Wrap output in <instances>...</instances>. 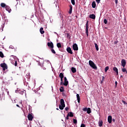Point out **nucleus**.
Segmentation results:
<instances>
[{"label": "nucleus", "instance_id": "6e6d98bb", "mask_svg": "<svg viewBox=\"0 0 127 127\" xmlns=\"http://www.w3.org/2000/svg\"><path fill=\"white\" fill-rule=\"evenodd\" d=\"M0 96H1V95L0 94Z\"/></svg>", "mask_w": 127, "mask_h": 127}, {"label": "nucleus", "instance_id": "423d86ee", "mask_svg": "<svg viewBox=\"0 0 127 127\" xmlns=\"http://www.w3.org/2000/svg\"><path fill=\"white\" fill-rule=\"evenodd\" d=\"M72 48L74 51H77L78 50V45L77 44L75 43L72 45Z\"/></svg>", "mask_w": 127, "mask_h": 127}, {"label": "nucleus", "instance_id": "de8ad7c7", "mask_svg": "<svg viewBox=\"0 0 127 127\" xmlns=\"http://www.w3.org/2000/svg\"><path fill=\"white\" fill-rule=\"evenodd\" d=\"M115 84H116V87H117V85H118V82L117 81L115 82Z\"/></svg>", "mask_w": 127, "mask_h": 127}, {"label": "nucleus", "instance_id": "49530a36", "mask_svg": "<svg viewBox=\"0 0 127 127\" xmlns=\"http://www.w3.org/2000/svg\"><path fill=\"white\" fill-rule=\"evenodd\" d=\"M116 4H118V0H115Z\"/></svg>", "mask_w": 127, "mask_h": 127}, {"label": "nucleus", "instance_id": "09e8293b", "mask_svg": "<svg viewBox=\"0 0 127 127\" xmlns=\"http://www.w3.org/2000/svg\"><path fill=\"white\" fill-rule=\"evenodd\" d=\"M16 107H18V108H20V107L19 106V105H18V104L16 105Z\"/></svg>", "mask_w": 127, "mask_h": 127}, {"label": "nucleus", "instance_id": "f704fd0d", "mask_svg": "<svg viewBox=\"0 0 127 127\" xmlns=\"http://www.w3.org/2000/svg\"><path fill=\"white\" fill-rule=\"evenodd\" d=\"M63 84V78H61V85Z\"/></svg>", "mask_w": 127, "mask_h": 127}, {"label": "nucleus", "instance_id": "bb28decb", "mask_svg": "<svg viewBox=\"0 0 127 127\" xmlns=\"http://www.w3.org/2000/svg\"><path fill=\"white\" fill-rule=\"evenodd\" d=\"M69 116L71 118H73V117H74V115H73V113H72V112H69Z\"/></svg>", "mask_w": 127, "mask_h": 127}, {"label": "nucleus", "instance_id": "603ef678", "mask_svg": "<svg viewBox=\"0 0 127 127\" xmlns=\"http://www.w3.org/2000/svg\"><path fill=\"white\" fill-rule=\"evenodd\" d=\"M113 122H116V120L115 119H113Z\"/></svg>", "mask_w": 127, "mask_h": 127}, {"label": "nucleus", "instance_id": "6e6552de", "mask_svg": "<svg viewBox=\"0 0 127 127\" xmlns=\"http://www.w3.org/2000/svg\"><path fill=\"white\" fill-rule=\"evenodd\" d=\"M66 51L68 52V53H69V54H73V52L72 51V49L70 47H67L66 48Z\"/></svg>", "mask_w": 127, "mask_h": 127}, {"label": "nucleus", "instance_id": "7c9ffc66", "mask_svg": "<svg viewBox=\"0 0 127 127\" xmlns=\"http://www.w3.org/2000/svg\"><path fill=\"white\" fill-rule=\"evenodd\" d=\"M71 2L73 5H75V0H71Z\"/></svg>", "mask_w": 127, "mask_h": 127}, {"label": "nucleus", "instance_id": "c03bdc74", "mask_svg": "<svg viewBox=\"0 0 127 127\" xmlns=\"http://www.w3.org/2000/svg\"><path fill=\"white\" fill-rule=\"evenodd\" d=\"M80 127H85V124H81Z\"/></svg>", "mask_w": 127, "mask_h": 127}, {"label": "nucleus", "instance_id": "864d4df0", "mask_svg": "<svg viewBox=\"0 0 127 127\" xmlns=\"http://www.w3.org/2000/svg\"><path fill=\"white\" fill-rule=\"evenodd\" d=\"M56 110H57V111H59V108H56Z\"/></svg>", "mask_w": 127, "mask_h": 127}, {"label": "nucleus", "instance_id": "1a4fd4ad", "mask_svg": "<svg viewBox=\"0 0 127 127\" xmlns=\"http://www.w3.org/2000/svg\"><path fill=\"white\" fill-rule=\"evenodd\" d=\"M27 118L29 121H32L33 120V116L30 114L28 115Z\"/></svg>", "mask_w": 127, "mask_h": 127}, {"label": "nucleus", "instance_id": "f3484780", "mask_svg": "<svg viewBox=\"0 0 127 127\" xmlns=\"http://www.w3.org/2000/svg\"><path fill=\"white\" fill-rule=\"evenodd\" d=\"M71 70L72 73H76V72L77 71V70H76V68L74 67H71Z\"/></svg>", "mask_w": 127, "mask_h": 127}, {"label": "nucleus", "instance_id": "8fccbe9b", "mask_svg": "<svg viewBox=\"0 0 127 127\" xmlns=\"http://www.w3.org/2000/svg\"><path fill=\"white\" fill-rule=\"evenodd\" d=\"M23 92H20V93L21 94V95H23Z\"/></svg>", "mask_w": 127, "mask_h": 127}, {"label": "nucleus", "instance_id": "2eb2a0df", "mask_svg": "<svg viewBox=\"0 0 127 127\" xmlns=\"http://www.w3.org/2000/svg\"><path fill=\"white\" fill-rule=\"evenodd\" d=\"M69 7H70V9H69V12H68V13L69 14H71L72 13V9L73 8V7L72 6V5H70L69 6Z\"/></svg>", "mask_w": 127, "mask_h": 127}, {"label": "nucleus", "instance_id": "9b49d317", "mask_svg": "<svg viewBox=\"0 0 127 127\" xmlns=\"http://www.w3.org/2000/svg\"><path fill=\"white\" fill-rule=\"evenodd\" d=\"M113 70L116 72L117 75H119V70L116 67H113Z\"/></svg>", "mask_w": 127, "mask_h": 127}, {"label": "nucleus", "instance_id": "4468645a", "mask_svg": "<svg viewBox=\"0 0 127 127\" xmlns=\"http://www.w3.org/2000/svg\"><path fill=\"white\" fill-rule=\"evenodd\" d=\"M5 8L7 11H8L9 12H10V11H11V9L8 6H6Z\"/></svg>", "mask_w": 127, "mask_h": 127}, {"label": "nucleus", "instance_id": "a211bd4d", "mask_svg": "<svg viewBox=\"0 0 127 127\" xmlns=\"http://www.w3.org/2000/svg\"><path fill=\"white\" fill-rule=\"evenodd\" d=\"M92 7H93V8H95L96 7V2H95V1L92 2Z\"/></svg>", "mask_w": 127, "mask_h": 127}, {"label": "nucleus", "instance_id": "0eeeda50", "mask_svg": "<svg viewBox=\"0 0 127 127\" xmlns=\"http://www.w3.org/2000/svg\"><path fill=\"white\" fill-rule=\"evenodd\" d=\"M122 66L125 68L126 67V65L127 64V62H126V60L123 59L121 62Z\"/></svg>", "mask_w": 127, "mask_h": 127}, {"label": "nucleus", "instance_id": "473e14b6", "mask_svg": "<svg viewBox=\"0 0 127 127\" xmlns=\"http://www.w3.org/2000/svg\"><path fill=\"white\" fill-rule=\"evenodd\" d=\"M87 110H88V108L87 107H85L82 109V111H83L84 112H87Z\"/></svg>", "mask_w": 127, "mask_h": 127}, {"label": "nucleus", "instance_id": "cd10ccee", "mask_svg": "<svg viewBox=\"0 0 127 127\" xmlns=\"http://www.w3.org/2000/svg\"><path fill=\"white\" fill-rule=\"evenodd\" d=\"M0 6H1V7H5V6H6L5 3H1Z\"/></svg>", "mask_w": 127, "mask_h": 127}, {"label": "nucleus", "instance_id": "c756f323", "mask_svg": "<svg viewBox=\"0 0 127 127\" xmlns=\"http://www.w3.org/2000/svg\"><path fill=\"white\" fill-rule=\"evenodd\" d=\"M51 52H52L53 53V54H56V52H55V50H54V49H51Z\"/></svg>", "mask_w": 127, "mask_h": 127}, {"label": "nucleus", "instance_id": "393cba45", "mask_svg": "<svg viewBox=\"0 0 127 127\" xmlns=\"http://www.w3.org/2000/svg\"><path fill=\"white\" fill-rule=\"evenodd\" d=\"M59 77L61 78H64V74H63V73H60L59 74Z\"/></svg>", "mask_w": 127, "mask_h": 127}, {"label": "nucleus", "instance_id": "2f4dec72", "mask_svg": "<svg viewBox=\"0 0 127 127\" xmlns=\"http://www.w3.org/2000/svg\"><path fill=\"white\" fill-rule=\"evenodd\" d=\"M104 23H105V24H107V23H108V20L106 19H104Z\"/></svg>", "mask_w": 127, "mask_h": 127}, {"label": "nucleus", "instance_id": "7ed1b4c3", "mask_svg": "<svg viewBox=\"0 0 127 127\" xmlns=\"http://www.w3.org/2000/svg\"><path fill=\"white\" fill-rule=\"evenodd\" d=\"M0 67L3 68V71H5V69H7V65H6L5 63L1 64Z\"/></svg>", "mask_w": 127, "mask_h": 127}, {"label": "nucleus", "instance_id": "a878e982", "mask_svg": "<svg viewBox=\"0 0 127 127\" xmlns=\"http://www.w3.org/2000/svg\"><path fill=\"white\" fill-rule=\"evenodd\" d=\"M60 92H64V87L63 86H61L60 88Z\"/></svg>", "mask_w": 127, "mask_h": 127}, {"label": "nucleus", "instance_id": "aec40b11", "mask_svg": "<svg viewBox=\"0 0 127 127\" xmlns=\"http://www.w3.org/2000/svg\"><path fill=\"white\" fill-rule=\"evenodd\" d=\"M57 46L58 48H61L62 47V45H61V43H58L57 44Z\"/></svg>", "mask_w": 127, "mask_h": 127}, {"label": "nucleus", "instance_id": "b1692460", "mask_svg": "<svg viewBox=\"0 0 127 127\" xmlns=\"http://www.w3.org/2000/svg\"><path fill=\"white\" fill-rule=\"evenodd\" d=\"M99 127H103V121H100L99 122Z\"/></svg>", "mask_w": 127, "mask_h": 127}, {"label": "nucleus", "instance_id": "3c124183", "mask_svg": "<svg viewBox=\"0 0 127 127\" xmlns=\"http://www.w3.org/2000/svg\"><path fill=\"white\" fill-rule=\"evenodd\" d=\"M62 95H63V96H65V93H62Z\"/></svg>", "mask_w": 127, "mask_h": 127}, {"label": "nucleus", "instance_id": "9d476101", "mask_svg": "<svg viewBox=\"0 0 127 127\" xmlns=\"http://www.w3.org/2000/svg\"><path fill=\"white\" fill-rule=\"evenodd\" d=\"M112 116L110 115L109 116H108V122L109 124H112Z\"/></svg>", "mask_w": 127, "mask_h": 127}, {"label": "nucleus", "instance_id": "4be33fe9", "mask_svg": "<svg viewBox=\"0 0 127 127\" xmlns=\"http://www.w3.org/2000/svg\"><path fill=\"white\" fill-rule=\"evenodd\" d=\"M87 113L88 114H91V113H92V110H91V108H87Z\"/></svg>", "mask_w": 127, "mask_h": 127}, {"label": "nucleus", "instance_id": "79ce46f5", "mask_svg": "<svg viewBox=\"0 0 127 127\" xmlns=\"http://www.w3.org/2000/svg\"><path fill=\"white\" fill-rule=\"evenodd\" d=\"M64 110H65V111H66V112H67V111H68V110H69V108H68V107H65V109H64Z\"/></svg>", "mask_w": 127, "mask_h": 127}, {"label": "nucleus", "instance_id": "e433bc0d", "mask_svg": "<svg viewBox=\"0 0 127 127\" xmlns=\"http://www.w3.org/2000/svg\"><path fill=\"white\" fill-rule=\"evenodd\" d=\"M69 113H68L65 118V120H69Z\"/></svg>", "mask_w": 127, "mask_h": 127}, {"label": "nucleus", "instance_id": "6ab92c4d", "mask_svg": "<svg viewBox=\"0 0 127 127\" xmlns=\"http://www.w3.org/2000/svg\"><path fill=\"white\" fill-rule=\"evenodd\" d=\"M76 97L78 103H80V95L79 94H76Z\"/></svg>", "mask_w": 127, "mask_h": 127}, {"label": "nucleus", "instance_id": "a18cd8bd", "mask_svg": "<svg viewBox=\"0 0 127 127\" xmlns=\"http://www.w3.org/2000/svg\"><path fill=\"white\" fill-rule=\"evenodd\" d=\"M66 36H67V37H69V36H70V34H69V33H67Z\"/></svg>", "mask_w": 127, "mask_h": 127}, {"label": "nucleus", "instance_id": "ddd939ff", "mask_svg": "<svg viewBox=\"0 0 127 127\" xmlns=\"http://www.w3.org/2000/svg\"><path fill=\"white\" fill-rule=\"evenodd\" d=\"M90 18H91L92 19H95L96 18V15L94 14H92L91 15H90L89 16Z\"/></svg>", "mask_w": 127, "mask_h": 127}, {"label": "nucleus", "instance_id": "c85d7f7f", "mask_svg": "<svg viewBox=\"0 0 127 127\" xmlns=\"http://www.w3.org/2000/svg\"><path fill=\"white\" fill-rule=\"evenodd\" d=\"M0 57H1V58H3L4 57L3 53H2V52H0Z\"/></svg>", "mask_w": 127, "mask_h": 127}, {"label": "nucleus", "instance_id": "f257e3e1", "mask_svg": "<svg viewBox=\"0 0 127 127\" xmlns=\"http://www.w3.org/2000/svg\"><path fill=\"white\" fill-rule=\"evenodd\" d=\"M89 64L90 66H91L92 68H93V69H95V70H97V66L96 65L95 63L93 62V61L90 60L89 61Z\"/></svg>", "mask_w": 127, "mask_h": 127}, {"label": "nucleus", "instance_id": "ea45409f", "mask_svg": "<svg viewBox=\"0 0 127 127\" xmlns=\"http://www.w3.org/2000/svg\"><path fill=\"white\" fill-rule=\"evenodd\" d=\"M96 1L97 3H100V2H101V0H96Z\"/></svg>", "mask_w": 127, "mask_h": 127}, {"label": "nucleus", "instance_id": "5fc2aeb1", "mask_svg": "<svg viewBox=\"0 0 127 127\" xmlns=\"http://www.w3.org/2000/svg\"><path fill=\"white\" fill-rule=\"evenodd\" d=\"M126 73H127V70H126Z\"/></svg>", "mask_w": 127, "mask_h": 127}, {"label": "nucleus", "instance_id": "4c0bfd02", "mask_svg": "<svg viewBox=\"0 0 127 127\" xmlns=\"http://www.w3.org/2000/svg\"><path fill=\"white\" fill-rule=\"evenodd\" d=\"M122 71L123 72H127V69H126L125 68H123Z\"/></svg>", "mask_w": 127, "mask_h": 127}, {"label": "nucleus", "instance_id": "5701e85b", "mask_svg": "<svg viewBox=\"0 0 127 127\" xmlns=\"http://www.w3.org/2000/svg\"><path fill=\"white\" fill-rule=\"evenodd\" d=\"M65 106L64 105H59V109L60 110H64V108Z\"/></svg>", "mask_w": 127, "mask_h": 127}, {"label": "nucleus", "instance_id": "37998d69", "mask_svg": "<svg viewBox=\"0 0 127 127\" xmlns=\"http://www.w3.org/2000/svg\"><path fill=\"white\" fill-rule=\"evenodd\" d=\"M119 42V41H115L114 42V44H118V43Z\"/></svg>", "mask_w": 127, "mask_h": 127}, {"label": "nucleus", "instance_id": "c9c22d12", "mask_svg": "<svg viewBox=\"0 0 127 127\" xmlns=\"http://www.w3.org/2000/svg\"><path fill=\"white\" fill-rule=\"evenodd\" d=\"M73 123L75 124V125L77 124V120L73 119Z\"/></svg>", "mask_w": 127, "mask_h": 127}, {"label": "nucleus", "instance_id": "412c9836", "mask_svg": "<svg viewBox=\"0 0 127 127\" xmlns=\"http://www.w3.org/2000/svg\"><path fill=\"white\" fill-rule=\"evenodd\" d=\"M94 45L95 46V48L97 51H99V46H98V44H97V43H95L94 44Z\"/></svg>", "mask_w": 127, "mask_h": 127}, {"label": "nucleus", "instance_id": "20e7f679", "mask_svg": "<svg viewBox=\"0 0 127 127\" xmlns=\"http://www.w3.org/2000/svg\"><path fill=\"white\" fill-rule=\"evenodd\" d=\"M47 45H48V47H49L51 49L54 48V45L53 44V43H52V42H48L47 43Z\"/></svg>", "mask_w": 127, "mask_h": 127}, {"label": "nucleus", "instance_id": "a19ab883", "mask_svg": "<svg viewBox=\"0 0 127 127\" xmlns=\"http://www.w3.org/2000/svg\"><path fill=\"white\" fill-rule=\"evenodd\" d=\"M14 66H17V62L16 61H15Z\"/></svg>", "mask_w": 127, "mask_h": 127}, {"label": "nucleus", "instance_id": "58836bf2", "mask_svg": "<svg viewBox=\"0 0 127 127\" xmlns=\"http://www.w3.org/2000/svg\"><path fill=\"white\" fill-rule=\"evenodd\" d=\"M105 79V76H102V79L101 80V83L104 82V80Z\"/></svg>", "mask_w": 127, "mask_h": 127}, {"label": "nucleus", "instance_id": "dca6fc26", "mask_svg": "<svg viewBox=\"0 0 127 127\" xmlns=\"http://www.w3.org/2000/svg\"><path fill=\"white\" fill-rule=\"evenodd\" d=\"M40 33L41 34H44V33H45V31H43V27H41V28H40Z\"/></svg>", "mask_w": 127, "mask_h": 127}, {"label": "nucleus", "instance_id": "f8f14e48", "mask_svg": "<svg viewBox=\"0 0 127 127\" xmlns=\"http://www.w3.org/2000/svg\"><path fill=\"white\" fill-rule=\"evenodd\" d=\"M61 105L65 106V102L64 101V99H61Z\"/></svg>", "mask_w": 127, "mask_h": 127}, {"label": "nucleus", "instance_id": "f03ea898", "mask_svg": "<svg viewBox=\"0 0 127 127\" xmlns=\"http://www.w3.org/2000/svg\"><path fill=\"white\" fill-rule=\"evenodd\" d=\"M88 23H89V21H87L86 24L85 33H86L87 36H89V25H88Z\"/></svg>", "mask_w": 127, "mask_h": 127}, {"label": "nucleus", "instance_id": "72a5a7b5", "mask_svg": "<svg viewBox=\"0 0 127 127\" xmlns=\"http://www.w3.org/2000/svg\"><path fill=\"white\" fill-rule=\"evenodd\" d=\"M108 70H109V66H106L105 69V71L107 72L108 71Z\"/></svg>", "mask_w": 127, "mask_h": 127}, {"label": "nucleus", "instance_id": "39448f33", "mask_svg": "<svg viewBox=\"0 0 127 127\" xmlns=\"http://www.w3.org/2000/svg\"><path fill=\"white\" fill-rule=\"evenodd\" d=\"M68 82L66 77H64V83H63V85L64 86H68Z\"/></svg>", "mask_w": 127, "mask_h": 127}]
</instances>
